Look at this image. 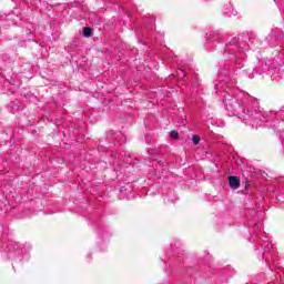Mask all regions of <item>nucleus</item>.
Wrapping results in <instances>:
<instances>
[{
  "mask_svg": "<svg viewBox=\"0 0 284 284\" xmlns=\"http://www.w3.org/2000/svg\"><path fill=\"white\" fill-rule=\"evenodd\" d=\"M217 79L220 82L214 88L216 92L223 94L222 101L229 112V116H237V119H242L245 125L258 128L260 123H264L270 119L271 114H274L272 111L270 113L263 111L258 106V100L247 93H241L236 98L230 93V90L236 85L232 70L223 68L220 70Z\"/></svg>",
  "mask_w": 284,
  "mask_h": 284,
  "instance_id": "1",
  "label": "nucleus"
},
{
  "mask_svg": "<svg viewBox=\"0 0 284 284\" xmlns=\"http://www.w3.org/2000/svg\"><path fill=\"white\" fill-rule=\"evenodd\" d=\"M250 50V44L241 38H230L224 42V47L221 49L222 61H231L235 64L237 70L243 68V61H245V52Z\"/></svg>",
  "mask_w": 284,
  "mask_h": 284,
  "instance_id": "2",
  "label": "nucleus"
},
{
  "mask_svg": "<svg viewBox=\"0 0 284 284\" xmlns=\"http://www.w3.org/2000/svg\"><path fill=\"white\" fill-rule=\"evenodd\" d=\"M280 59H283V52H280L278 55H276L273 60L258 62L253 70L247 69L246 74L248 79H254L256 74L260 77H265V74L268 77L284 74V60Z\"/></svg>",
  "mask_w": 284,
  "mask_h": 284,
  "instance_id": "3",
  "label": "nucleus"
},
{
  "mask_svg": "<svg viewBox=\"0 0 284 284\" xmlns=\"http://www.w3.org/2000/svg\"><path fill=\"white\" fill-rule=\"evenodd\" d=\"M254 230H258V224H255ZM253 243H258L260 248H257L256 254L257 258L263 261H270V256H272V251L274 250V245L267 239L265 233L255 232L250 239Z\"/></svg>",
  "mask_w": 284,
  "mask_h": 284,
  "instance_id": "4",
  "label": "nucleus"
},
{
  "mask_svg": "<svg viewBox=\"0 0 284 284\" xmlns=\"http://www.w3.org/2000/svg\"><path fill=\"white\" fill-rule=\"evenodd\" d=\"M225 41V34L221 31H210L206 33V43L205 48L209 52H214L216 50V45L219 43H223Z\"/></svg>",
  "mask_w": 284,
  "mask_h": 284,
  "instance_id": "5",
  "label": "nucleus"
},
{
  "mask_svg": "<svg viewBox=\"0 0 284 284\" xmlns=\"http://www.w3.org/2000/svg\"><path fill=\"white\" fill-rule=\"evenodd\" d=\"M19 250H21V246L19 245V243L13 241L8 242L2 256H6V258H16L17 254H21Z\"/></svg>",
  "mask_w": 284,
  "mask_h": 284,
  "instance_id": "6",
  "label": "nucleus"
},
{
  "mask_svg": "<svg viewBox=\"0 0 284 284\" xmlns=\"http://www.w3.org/2000/svg\"><path fill=\"white\" fill-rule=\"evenodd\" d=\"M283 37V31H281L280 29H275L271 31L268 39H271V41H277V43H281Z\"/></svg>",
  "mask_w": 284,
  "mask_h": 284,
  "instance_id": "7",
  "label": "nucleus"
},
{
  "mask_svg": "<svg viewBox=\"0 0 284 284\" xmlns=\"http://www.w3.org/2000/svg\"><path fill=\"white\" fill-rule=\"evenodd\" d=\"M229 185L232 190H239L241 187V180L237 176H229Z\"/></svg>",
  "mask_w": 284,
  "mask_h": 284,
  "instance_id": "8",
  "label": "nucleus"
},
{
  "mask_svg": "<svg viewBox=\"0 0 284 284\" xmlns=\"http://www.w3.org/2000/svg\"><path fill=\"white\" fill-rule=\"evenodd\" d=\"M236 14H237V12H236V10H234V7L231 3H229L224 7V10H223L224 17H229V18L236 17Z\"/></svg>",
  "mask_w": 284,
  "mask_h": 284,
  "instance_id": "9",
  "label": "nucleus"
},
{
  "mask_svg": "<svg viewBox=\"0 0 284 284\" xmlns=\"http://www.w3.org/2000/svg\"><path fill=\"white\" fill-rule=\"evenodd\" d=\"M9 112L14 114L16 112H19V104L11 102L8 104Z\"/></svg>",
  "mask_w": 284,
  "mask_h": 284,
  "instance_id": "10",
  "label": "nucleus"
},
{
  "mask_svg": "<svg viewBox=\"0 0 284 284\" xmlns=\"http://www.w3.org/2000/svg\"><path fill=\"white\" fill-rule=\"evenodd\" d=\"M83 37H92V29H90L89 27L83 28V32H82Z\"/></svg>",
  "mask_w": 284,
  "mask_h": 284,
  "instance_id": "11",
  "label": "nucleus"
},
{
  "mask_svg": "<svg viewBox=\"0 0 284 284\" xmlns=\"http://www.w3.org/2000/svg\"><path fill=\"white\" fill-rule=\"evenodd\" d=\"M169 136H171V139H174V141H176V140H179V132L170 131Z\"/></svg>",
  "mask_w": 284,
  "mask_h": 284,
  "instance_id": "12",
  "label": "nucleus"
},
{
  "mask_svg": "<svg viewBox=\"0 0 284 284\" xmlns=\"http://www.w3.org/2000/svg\"><path fill=\"white\" fill-rule=\"evenodd\" d=\"M192 141L194 145H199V143H201V138L199 135H193Z\"/></svg>",
  "mask_w": 284,
  "mask_h": 284,
  "instance_id": "13",
  "label": "nucleus"
},
{
  "mask_svg": "<svg viewBox=\"0 0 284 284\" xmlns=\"http://www.w3.org/2000/svg\"><path fill=\"white\" fill-rule=\"evenodd\" d=\"M180 72H181L182 77H186L185 71H183V69H180Z\"/></svg>",
  "mask_w": 284,
  "mask_h": 284,
  "instance_id": "14",
  "label": "nucleus"
},
{
  "mask_svg": "<svg viewBox=\"0 0 284 284\" xmlns=\"http://www.w3.org/2000/svg\"><path fill=\"white\" fill-rule=\"evenodd\" d=\"M124 190H125V186H122V187L120 189V192H124Z\"/></svg>",
  "mask_w": 284,
  "mask_h": 284,
  "instance_id": "15",
  "label": "nucleus"
},
{
  "mask_svg": "<svg viewBox=\"0 0 284 284\" xmlns=\"http://www.w3.org/2000/svg\"><path fill=\"white\" fill-rule=\"evenodd\" d=\"M24 1H30V3H34V1H37V0H24Z\"/></svg>",
  "mask_w": 284,
  "mask_h": 284,
  "instance_id": "16",
  "label": "nucleus"
},
{
  "mask_svg": "<svg viewBox=\"0 0 284 284\" xmlns=\"http://www.w3.org/2000/svg\"><path fill=\"white\" fill-rule=\"evenodd\" d=\"M118 136H123V133L119 132V133H118Z\"/></svg>",
  "mask_w": 284,
  "mask_h": 284,
  "instance_id": "17",
  "label": "nucleus"
}]
</instances>
